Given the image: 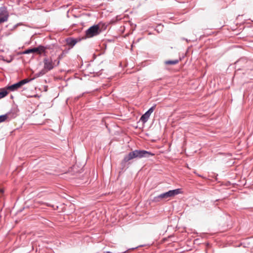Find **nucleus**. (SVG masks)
<instances>
[{"label": "nucleus", "instance_id": "nucleus-4", "mask_svg": "<svg viewBox=\"0 0 253 253\" xmlns=\"http://www.w3.org/2000/svg\"><path fill=\"white\" fill-rule=\"evenodd\" d=\"M102 32L100 24L94 25L90 27L85 31V35L87 38H92L99 35Z\"/></svg>", "mask_w": 253, "mask_h": 253}, {"label": "nucleus", "instance_id": "nucleus-15", "mask_svg": "<svg viewBox=\"0 0 253 253\" xmlns=\"http://www.w3.org/2000/svg\"><path fill=\"white\" fill-rule=\"evenodd\" d=\"M62 57V55H59V56H58V59H57V60H60L61 59Z\"/></svg>", "mask_w": 253, "mask_h": 253}, {"label": "nucleus", "instance_id": "nucleus-11", "mask_svg": "<svg viewBox=\"0 0 253 253\" xmlns=\"http://www.w3.org/2000/svg\"><path fill=\"white\" fill-rule=\"evenodd\" d=\"M8 94V92L5 90H3L0 92V99L5 97Z\"/></svg>", "mask_w": 253, "mask_h": 253}, {"label": "nucleus", "instance_id": "nucleus-7", "mask_svg": "<svg viewBox=\"0 0 253 253\" xmlns=\"http://www.w3.org/2000/svg\"><path fill=\"white\" fill-rule=\"evenodd\" d=\"M9 15L5 8L0 9V24L7 21Z\"/></svg>", "mask_w": 253, "mask_h": 253}, {"label": "nucleus", "instance_id": "nucleus-10", "mask_svg": "<svg viewBox=\"0 0 253 253\" xmlns=\"http://www.w3.org/2000/svg\"><path fill=\"white\" fill-rule=\"evenodd\" d=\"M179 62V60L177 59L174 60H168L165 61V64L167 65H175Z\"/></svg>", "mask_w": 253, "mask_h": 253}, {"label": "nucleus", "instance_id": "nucleus-17", "mask_svg": "<svg viewBox=\"0 0 253 253\" xmlns=\"http://www.w3.org/2000/svg\"><path fill=\"white\" fill-rule=\"evenodd\" d=\"M0 192L2 193V192H3V190H2L0 189Z\"/></svg>", "mask_w": 253, "mask_h": 253}, {"label": "nucleus", "instance_id": "nucleus-16", "mask_svg": "<svg viewBox=\"0 0 253 253\" xmlns=\"http://www.w3.org/2000/svg\"><path fill=\"white\" fill-rule=\"evenodd\" d=\"M104 253H110L111 252L109 251H104Z\"/></svg>", "mask_w": 253, "mask_h": 253}, {"label": "nucleus", "instance_id": "nucleus-12", "mask_svg": "<svg viewBox=\"0 0 253 253\" xmlns=\"http://www.w3.org/2000/svg\"><path fill=\"white\" fill-rule=\"evenodd\" d=\"M7 115L0 116V123L4 122L7 119Z\"/></svg>", "mask_w": 253, "mask_h": 253}, {"label": "nucleus", "instance_id": "nucleus-3", "mask_svg": "<svg viewBox=\"0 0 253 253\" xmlns=\"http://www.w3.org/2000/svg\"><path fill=\"white\" fill-rule=\"evenodd\" d=\"M43 69L42 71V75L45 74L46 72L51 70L54 67L58 66L59 64V60H54L50 57H45L43 60Z\"/></svg>", "mask_w": 253, "mask_h": 253}, {"label": "nucleus", "instance_id": "nucleus-8", "mask_svg": "<svg viewBox=\"0 0 253 253\" xmlns=\"http://www.w3.org/2000/svg\"><path fill=\"white\" fill-rule=\"evenodd\" d=\"M45 47L42 45H39L38 47H33V53H37L38 54H42L44 53Z\"/></svg>", "mask_w": 253, "mask_h": 253}, {"label": "nucleus", "instance_id": "nucleus-13", "mask_svg": "<svg viewBox=\"0 0 253 253\" xmlns=\"http://www.w3.org/2000/svg\"><path fill=\"white\" fill-rule=\"evenodd\" d=\"M156 30L158 33L161 32L163 31V26H162L161 24L158 25L156 28Z\"/></svg>", "mask_w": 253, "mask_h": 253}, {"label": "nucleus", "instance_id": "nucleus-5", "mask_svg": "<svg viewBox=\"0 0 253 253\" xmlns=\"http://www.w3.org/2000/svg\"><path fill=\"white\" fill-rule=\"evenodd\" d=\"M31 80L32 79L29 78L24 79L16 84L9 86L8 87V89L11 91L16 90L19 88H20L21 86H22L23 85L30 82Z\"/></svg>", "mask_w": 253, "mask_h": 253}, {"label": "nucleus", "instance_id": "nucleus-9", "mask_svg": "<svg viewBox=\"0 0 253 253\" xmlns=\"http://www.w3.org/2000/svg\"><path fill=\"white\" fill-rule=\"evenodd\" d=\"M80 40H81L80 39L79 41ZM78 41L79 40L77 39L73 38H68L66 39L67 44L72 47L74 46Z\"/></svg>", "mask_w": 253, "mask_h": 253}, {"label": "nucleus", "instance_id": "nucleus-1", "mask_svg": "<svg viewBox=\"0 0 253 253\" xmlns=\"http://www.w3.org/2000/svg\"><path fill=\"white\" fill-rule=\"evenodd\" d=\"M154 156V154L150 151L144 150H135L130 152L127 155H126L121 162V166L125 168L126 164L129 161L133 159H141L142 158H150Z\"/></svg>", "mask_w": 253, "mask_h": 253}, {"label": "nucleus", "instance_id": "nucleus-6", "mask_svg": "<svg viewBox=\"0 0 253 253\" xmlns=\"http://www.w3.org/2000/svg\"><path fill=\"white\" fill-rule=\"evenodd\" d=\"M156 107V105L154 104L153 106L150 108L148 110H147L143 115L141 116L140 119V121L144 124L146 123L148 121L151 114L154 111Z\"/></svg>", "mask_w": 253, "mask_h": 253}, {"label": "nucleus", "instance_id": "nucleus-2", "mask_svg": "<svg viewBox=\"0 0 253 253\" xmlns=\"http://www.w3.org/2000/svg\"><path fill=\"white\" fill-rule=\"evenodd\" d=\"M182 193L181 189L180 188L169 190L168 192L162 193L157 196L154 197L153 201L154 202H159L162 199H167Z\"/></svg>", "mask_w": 253, "mask_h": 253}, {"label": "nucleus", "instance_id": "nucleus-14", "mask_svg": "<svg viewBox=\"0 0 253 253\" xmlns=\"http://www.w3.org/2000/svg\"><path fill=\"white\" fill-rule=\"evenodd\" d=\"M31 52H32V49H29L24 52L25 53H29Z\"/></svg>", "mask_w": 253, "mask_h": 253}]
</instances>
